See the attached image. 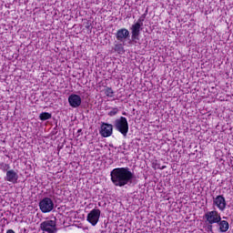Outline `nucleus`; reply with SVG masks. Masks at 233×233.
I'll return each mask as SVG.
<instances>
[{
    "label": "nucleus",
    "mask_w": 233,
    "mask_h": 233,
    "mask_svg": "<svg viewBox=\"0 0 233 233\" xmlns=\"http://www.w3.org/2000/svg\"><path fill=\"white\" fill-rule=\"evenodd\" d=\"M110 177L115 187H125L132 183L134 173L128 167H116L110 172Z\"/></svg>",
    "instance_id": "1"
},
{
    "label": "nucleus",
    "mask_w": 233,
    "mask_h": 233,
    "mask_svg": "<svg viewBox=\"0 0 233 233\" xmlns=\"http://www.w3.org/2000/svg\"><path fill=\"white\" fill-rule=\"evenodd\" d=\"M145 19L140 16L137 23L133 24L130 27L131 30V39L134 43H137L139 41V35L141 34V26H143V23Z\"/></svg>",
    "instance_id": "2"
},
{
    "label": "nucleus",
    "mask_w": 233,
    "mask_h": 233,
    "mask_svg": "<svg viewBox=\"0 0 233 233\" xmlns=\"http://www.w3.org/2000/svg\"><path fill=\"white\" fill-rule=\"evenodd\" d=\"M115 128L124 136V137H127V135L128 134V120L125 116H120L119 118L115 120Z\"/></svg>",
    "instance_id": "3"
},
{
    "label": "nucleus",
    "mask_w": 233,
    "mask_h": 233,
    "mask_svg": "<svg viewBox=\"0 0 233 233\" xmlns=\"http://www.w3.org/2000/svg\"><path fill=\"white\" fill-rule=\"evenodd\" d=\"M204 219L208 225H217L221 219V213L218 210L207 211L204 214Z\"/></svg>",
    "instance_id": "4"
},
{
    "label": "nucleus",
    "mask_w": 233,
    "mask_h": 233,
    "mask_svg": "<svg viewBox=\"0 0 233 233\" xmlns=\"http://www.w3.org/2000/svg\"><path fill=\"white\" fill-rule=\"evenodd\" d=\"M43 233H56L57 222L56 220H45L40 224Z\"/></svg>",
    "instance_id": "5"
},
{
    "label": "nucleus",
    "mask_w": 233,
    "mask_h": 233,
    "mask_svg": "<svg viewBox=\"0 0 233 233\" xmlns=\"http://www.w3.org/2000/svg\"><path fill=\"white\" fill-rule=\"evenodd\" d=\"M39 208L43 214H48L54 210V201L50 198H44L39 202Z\"/></svg>",
    "instance_id": "6"
},
{
    "label": "nucleus",
    "mask_w": 233,
    "mask_h": 233,
    "mask_svg": "<svg viewBox=\"0 0 233 233\" xmlns=\"http://www.w3.org/2000/svg\"><path fill=\"white\" fill-rule=\"evenodd\" d=\"M99 218H101V210L94 208L87 214L86 221H88L92 227H96V225L99 223Z\"/></svg>",
    "instance_id": "7"
},
{
    "label": "nucleus",
    "mask_w": 233,
    "mask_h": 233,
    "mask_svg": "<svg viewBox=\"0 0 233 233\" xmlns=\"http://www.w3.org/2000/svg\"><path fill=\"white\" fill-rule=\"evenodd\" d=\"M213 207H217L220 212H225L227 208V199L223 195L213 197Z\"/></svg>",
    "instance_id": "8"
},
{
    "label": "nucleus",
    "mask_w": 233,
    "mask_h": 233,
    "mask_svg": "<svg viewBox=\"0 0 233 233\" xmlns=\"http://www.w3.org/2000/svg\"><path fill=\"white\" fill-rule=\"evenodd\" d=\"M114 132V126L112 124L108 123H102L101 129H100V135L102 137H110Z\"/></svg>",
    "instance_id": "9"
},
{
    "label": "nucleus",
    "mask_w": 233,
    "mask_h": 233,
    "mask_svg": "<svg viewBox=\"0 0 233 233\" xmlns=\"http://www.w3.org/2000/svg\"><path fill=\"white\" fill-rule=\"evenodd\" d=\"M116 38L120 42L123 43V41H126V39H128L130 37V31L128 29L123 27L116 31Z\"/></svg>",
    "instance_id": "10"
},
{
    "label": "nucleus",
    "mask_w": 233,
    "mask_h": 233,
    "mask_svg": "<svg viewBox=\"0 0 233 233\" xmlns=\"http://www.w3.org/2000/svg\"><path fill=\"white\" fill-rule=\"evenodd\" d=\"M5 179L9 183H13V185H15L19 179V175L17 172H15V170L10 169L6 171Z\"/></svg>",
    "instance_id": "11"
},
{
    "label": "nucleus",
    "mask_w": 233,
    "mask_h": 233,
    "mask_svg": "<svg viewBox=\"0 0 233 233\" xmlns=\"http://www.w3.org/2000/svg\"><path fill=\"white\" fill-rule=\"evenodd\" d=\"M68 103L72 108L81 106V96L79 95L72 94L68 96Z\"/></svg>",
    "instance_id": "12"
},
{
    "label": "nucleus",
    "mask_w": 233,
    "mask_h": 233,
    "mask_svg": "<svg viewBox=\"0 0 233 233\" xmlns=\"http://www.w3.org/2000/svg\"><path fill=\"white\" fill-rule=\"evenodd\" d=\"M217 225H218L219 232H222V233L228 232V228H230V225L227 220L220 219L218 222H217Z\"/></svg>",
    "instance_id": "13"
},
{
    "label": "nucleus",
    "mask_w": 233,
    "mask_h": 233,
    "mask_svg": "<svg viewBox=\"0 0 233 233\" xmlns=\"http://www.w3.org/2000/svg\"><path fill=\"white\" fill-rule=\"evenodd\" d=\"M39 118L41 121H48V119H52V114L48 112H43L40 114Z\"/></svg>",
    "instance_id": "14"
},
{
    "label": "nucleus",
    "mask_w": 233,
    "mask_h": 233,
    "mask_svg": "<svg viewBox=\"0 0 233 233\" xmlns=\"http://www.w3.org/2000/svg\"><path fill=\"white\" fill-rule=\"evenodd\" d=\"M104 94L106 96V97H114V89H112V87L106 86L104 89Z\"/></svg>",
    "instance_id": "15"
},
{
    "label": "nucleus",
    "mask_w": 233,
    "mask_h": 233,
    "mask_svg": "<svg viewBox=\"0 0 233 233\" xmlns=\"http://www.w3.org/2000/svg\"><path fill=\"white\" fill-rule=\"evenodd\" d=\"M114 50L117 54H125V47H123V44H116V45H115Z\"/></svg>",
    "instance_id": "16"
},
{
    "label": "nucleus",
    "mask_w": 233,
    "mask_h": 233,
    "mask_svg": "<svg viewBox=\"0 0 233 233\" xmlns=\"http://www.w3.org/2000/svg\"><path fill=\"white\" fill-rule=\"evenodd\" d=\"M119 109L117 107H112L111 110L108 112L107 116L110 117H114V116H117Z\"/></svg>",
    "instance_id": "17"
},
{
    "label": "nucleus",
    "mask_w": 233,
    "mask_h": 233,
    "mask_svg": "<svg viewBox=\"0 0 233 233\" xmlns=\"http://www.w3.org/2000/svg\"><path fill=\"white\" fill-rule=\"evenodd\" d=\"M0 168L3 170V172H8L10 170V166L5 163H0Z\"/></svg>",
    "instance_id": "18"
},
{
    "label": "nucleus",
    "mask_w": 233,
    "mask_h": 233,
    "mask_svg": "<svg viewBox=\"0 0 233 233\" xmlns=\"http://www.w3.org/2000/svg\"><path fill=\"white\" fill-rule=\"evenodd\" d=\"M153 168L158 169V170H165V168H167V166H161L159 164H157V162L153 163Z\"/></svg>",
    "instance_id": "19"
},
{
    "label": "nucleus",
    "mask_w": 233,
    "mask_h": 233,
    "mask_svg": "<svg viewBox=\"0 0 233 233\" xmlns=\"http://www.w3.org/2000/svg\"><path fill=\"white\" fill-rule=\"evenodd\" d=\"M212 225L213 224H208L207 228H208V232H212V228H213Z\"/></svg>",
    "instance_id": "20"
},
{
    "label": "nucleus",
    "mask_w": 233,
    "mask_h": 233,
    "mask_svg": "<svg viewBox=\"0 0 233 233\" xmlns=\"http://www.w3.org/2000/svg\"><path fill=\"white\" fill-rule=\"evenodd\" d=\"M6 233H15V231H14V229H8Z\"/></svg>",
    "instance_id": "21"
},
{
    "label": "nucleus",
    "mask_w": 233,
    "mask_h": 233,
    "mask_svg": "<svg viewBox=\"0 0 233 233\" xmlns=\"http://www.w3.org/2000/svg\"><path fill=\"white\" fill-rule=\"evenodd\" d=\"M140 17L146 19V17H147V13L143 14Z\"/></svg>",
    "instance_id": "22"
},
{
    "label": "nucleus",
    "mask_w": 233,
    "mask_h": 233,
    "mask_svg": "<svg viewBox=\"0 0 233 233\" xmlns=\"http://www.w3.org/2000/svg\"><path fill=\"white\" fill-rule=\"evenodd\" d=\"M123 116H127V113H123Z\"/></svg>",
    "instance_id": "23"
},
{
    "label": "nucleus",
    "mask_w": 233,
    "mask_h": 233,
    "mask_svg": "<svg viewBox=\"0 0 233 233\" xmlns=\"http://www.w3.org/2000/svg\"><path fill=\"white\" fill-rule=\"evenodd\" d=\"M78 132H81V129H78Z\"/></svg>",
    "instance_id": "24"
}]
</instances>
